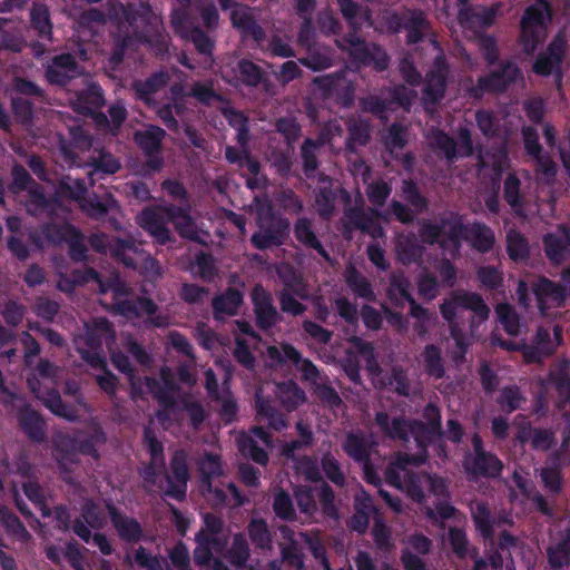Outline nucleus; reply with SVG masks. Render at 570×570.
<instances>
[{
    "instance_id": "obj_1",
    "label": "nucleus",
    "mask_w": 570,
    "mask_h": 570,
    "mask_svg": "<svg viewBox=\"0 0 570 570\" xmlns=\"http://www.w3.org/2000/svg\"><path fill=\"white\" fill-rule=\"evenodd\" d=\"M459 309L473 313L470 322L471 328L485 322L491 313L490 307L479 293L465 289L453 291L450 297L444 298L440 304V313L451 325L450 334L455 342V346L461 352V355L455 357L456 361L463 360L468 351V343L465 342L463 332L456 325H453L458 317Z\"/></svg>"
},
{
    "instance_id": "obj_2",
    "label": "nucleus",
    "mask_w": 570,
    "mask_h": 570,
    "mask_svg": "<svg viewBox=\"0 0 570 570\" xmlns=\"http://www.w3.org/2000/svg\"><path fill=\"white\" fill-rule=\"evenodd\" d=\"M336 43L358 66L372 67L377 72L389 68L391 59L386 50L375 42L363 40L355 28L354 31L345 33Z\"/></svg>"
},
{
    "instance_id": "obj_3",
    "label": "nucleus",
    "mask_w": 570,
    "mask_h": 570,
    "mask_svg": "<svg viewBox=\"0 0 570 570\" xmlns=\"http://www.w3.org/2000/svg\"><path fill=\"white\" fill-rule=\"evenodd\" d=\"M521 76L518 65L511 60L499 63V68L491 70L488 75L478 78L475 85L466 88L470 98L480 100L485 94H503Z\"/></svg>"
},
{
    "instance_id": "obj_4",
    "label": "nucleus",
    "mask_w": 570,
    "mask_h": 570,
    "mask_svg": "<svg viewBox=\"0 0 570 570\" xmlns=\"http://www.w3.org/2000/svg\"><path fill=\"white\" fill-rule=\"evenodd\" d=\"M552 19V7L548 0H535L525 8L520 22V40L524 50L534 51L540 43V33Z\"/></svg>"
},
{
    "instance_id": "obj_5",
    "label": "nucleus",
    "mask_w": 570,
    "mask_h": 570,
    "mask_svg": "<svg viewBox=\"0 0 570 570\" xmlns=\"http://www.w3.org/2000/svg\"><path fill=\"white\" fill-rule=\"evenodd\" d=\"M385 24L392 35L405 31L407 45L422 42L432 32V26L426 14L417 9L393 12L386 18Z\"/></svg>"
},
{
    "instance_id": "obj_6",
    "label": "nucleus",
    "mask_w": 570,
    "mask_h": 570,
    "mask_svg": "<svg viewBox=\"0 0 570 570\" xmlns=\"http://www.w3.org/2000/svg\"><path fill=\"white\" fill-rule=\"evenodd\" d=\"M402 197L407 205L393 199L390 203V212L394 218L403 224L411 225L414 223L416 216L429 209V199L421 193L417 184L412 179H404L402 181Z\"/></svg>"
},
{
    "instance_id": "obj_7",
    "label": "nucleus",
    "mask_w": 570,
    "mask_h": 570,
    "mask_svg": "<svg viewBox=\"0 0 570 570\" xmlns=\"http://www.w3.org/2000/svg\"><path fill=\"white\" fill-rule=\"evenodd\" d=\"M170 26L179 38L190 41L198 53L203 56H212L215 42L214 40L196 23L195 18L184 8L175 11L170 16Z\"/></svg>"
},
{
    "instance_id": "obj_8",
    "label": "nucleus",
    "mask_w": 570,
    "mask_h": 570,
    "mask_svg": "<svg viewBox=\"0 0 570 570\" xmlns=\"http://www.w3.org/2000/svg\"><path fill=\"white\" fill-rule=\"evenodd\" d=\"M432 43L440 49V52L434 57L430 70L425 73L422 94L426 102L436 105L445 97L450 65L438 41L433 40Z\"/></svg>"
},
{
    "instance_id": "obj_9",
    "label": "nucleus",
    "mask_w": 570,
    "mask_h": 570,
    "mask_svg": "<svg viewBox=\"0 0 570 570\" xmlns=\"http://www.w3.org/2000/svg\"><path fill=\"white\" fill-rule=\"evenodd\" d=\"M165 480L167 487L163 492L164 497L184 502L190 480L188 453L184 449L174 451L169 461V473H165Z\"/></svg>"
},
{
    "instance_id": "obj_10",
    "label": "nucleus",
    "mask_w": 570,
    "mask_h": 570,
    "mask_svg": "<svg viewBox=\"0 0 570 570\" xmlns=\"http://www.w3.org/2000/svg\"><path fill=\"white\" fill-rule=\"evenodd\" d=\"M88 242L95 252L100 254L109 253L116 261L127 267L136 266L135 258L128 256V253H135L137 249L136 242L132 237L120 238L100 233L92 234Z\"/></svg>"
},
{
    "instance_id": "obj_11",
    "label": "nucleus",
    "mask_w": 570,
    "mask_h": 570,
    "mask_svg": "<svg viewBox=\"0 0 570 570\" xmlns=\"http://www.w3.org/2000/svg\"><path fill=\"white\" fill-rule=\"evenodd\" d=\"M289 234V220L285 217L271 214V222L259 225V229L250 236L249 240L254 248L266 250L286 244Z\"/></svg>"
},
{
    "instance_id": "obj_12",
    "label": "nucleus",
    "mask_w": 570,
    "mask_h": 570,
    "mask_svg": "<svg viewBox=\"0 0 570 570\" xmlns=\"http://www.w3.org/2000/svg\"><path fill=\"white\" fill-rule=\"evenodd\" d=\"M324 99H334L341 107L350 108L354 102L355 88L344 76L324 75L313 79Z\"/></svg>"
},
{
    "instance_id": "obj_13",
    "label": "nucleus",
    "mask_w": 570,
    "mask_h": 570,
    "mask_svg": "<svg viewBox=\"0 0 570 570\" xmlns=\"http://www.w3.org/2000/svg\"><path fill=\"white\" fill-rule=\"evenodd\" d=\"M250 301L255 314L256 326L266 332L282 321L274 305L272 294L262 285L255 284L250 292Z\"/></svg>"
},
{
    "instance_id": "obj_14",
    "label": "nucleus",
    "mask_w": 570,
    "mask_h": 570,
    "mask_svg": "<svg viewBox=\"0 0 570 570\" xmlns=\"http://www.w3.org/2000/svg\"><path fill=\"white\" fill-rule=\"evenodd\" d=\"M82 67L69 52L56 55L45 68V77L50 85L66 87L82 75Z\"/></svg>"
},
{
    "instance_id": "obj_15",
    "label": "nucleus",
    "mask_w": 570,
    "mask_h": 570,
    "mask_svg": "<svg viewBox=\"0 0 570 570\" xmlns=\"http://www.w3.org/2000/svg\"><path fill=\"white\" fill-rule=\"evenodd\" d=\"M166 220L174 225L181 238L202 243L196 220L191 217V205L176 206L173 203L158 206Z\"/></svg>"
},
{
    "instance_id": "obj_16",
    "label": "nucleus",
    "mask_w": 570,
    "mask_h": 570,
    "mask_svg": "<svg viewBox=\"0 0 570 570\" xmlns=\"http://www.w3.org/2000/svg\"><path fill=\"white\" fill-rule=\"evenodd\" d=\"M121 19L128 23V26L136 33H140L142 37H147L154 31V26L157 23V17L155 16L150 4L148 3H128L124 6L119 3L118 7Z\"/></svg>"
},
{
    "instance_id": "obj_17",
    "label": "nucleus",
    "mask_w": 570,
    "mask_h": 570,
    "mask_svg": "<svg viewBox=\"0 0 570 570\" xmlns=\"http://www.w3.org/2000/svg\"><path fill=\"white\" fill-rule=\"evenodd\" d=\"M318 181L327 185L318 187L315 191V205L317 207L318 215L322 218L328 219L334 214L335 200L337 197L348 204L351 202V195L342 186L334 188L332 178L325 174H321L318 176Z\"/></svg>"
},
{
    "instance_id": "obj_18",
    "label": "nucleus",
    "mask_w": 570,
    "mask_h": 570,
    "mask_svg": "<svg viewBox=\"0 0 570 570\" xmlns=\"http://www.w3.org/2000/svg\"><path fill=\"white\" fill-rule=\"evenodd\" d=\"M344 217L355 229L368 234L373 238L384 235L383 227L376 222V218L384 216L375 208H368L366 212L360 206L348 207L344 210Z\"/></svg>"
},
{
    "instance_id": "obj_19",
    "label": "nucleus",
    "mask_w": 570,
    "mask_h": 570,
    "mask_svg": "<svg viewBox=\"0 0 570 570\" xmlns=\"http://www.w3.org/2000/svg\"><path fill=\"white\" fill-rule=\"evenodd\" d=\"M107 511L118 537L127 543H138L145 539L141 524L132 517L122 513L112 503L107 504Z\"/></svg>"
},
{
    "instance_id": "obj_20",
    "label": "nucleus",
    "mask_w": 570,
    "mask_h": 570,
    "mask_svg": "<svg viewBox=\"0 0 570 570\" xmlns=\"http://www.w3.org/2000/svg\"><path fill=\"white\" fill-rule=\"evenodd\" d=\"M28 385L36 397L39 399L42 404L50 410L51 413L59 417H63L68 421H75L77 419L76 409L73 405L65 403L61 399L59 391L55 387L47 390L43 394L38 390L40 385L38 380H28Z\"/></svg>"
},
{
    "instance_id": "obj_21",
    "label": "nucleus",
    "mask_w": 570,
    "mask_h": 570,
    "mask_svg": "<svg viewBox=\"0 0 570 570\" xmlns=\"http://www.w3.org/2000/svg\"><path fill=\"white\" fill-rule=\"evenodd\" d=\"M164 214L153 208H145L139 215V224L158 245H166L175 242L170 229L166 225Z\"/></svg>"
},
{
    "instance_id": "obj_22",
    "label": "nucleus",
    "mask_w": 570,
    "mask_h": 570,
    "mask_svg": "<svg viewBox=\"0 0 570 570\" xmlns=\"http://www.w3.org/2000/svg\"><path fill=\"white\" fill-rule=\"evenodd\" d=\"M17 420L20 429L30 441L38 444L46 441V422L30 404H24L19 409Z\"/></svg>"
},
{
    "instance_id": "obj_23",
    "label": "nucleus",
    "mask_w": 570,
    "mask_h": 570,
    "mask_svg": "<svg viewBox=\"0 0 570 570\" xmlns=\"http://www.w3.org/2000/svg\"><path fill=\"white\" fill-rule=\"evenodd\" d=\"M546 256L552 263H561L570 254V226L560 225L553 233H548L542 239Z\"/></svg>"
},
{
    "instance_id": "obj_24",
    "label": "nucleus",
    "mask_w": 570,
    "mask_h": 570,
    "mask_svg": "<svg viewBox=\"0 0 570 570\" xmlns=\"http://www.w3.org/2000/svg\"><path fill=\"white\" fill-rule=\"evenodd\" d=\"M244 304V292L237 287L228 286L212 299L215 320L224 316H236Z\"/></svg>"
},
{
    "instance_id": "obj_25",
    "label": "nucleus",
    "mask_w": 570,
    "mask_h": 570,
    "mask_svg": "<svg viewBox=\"0 0 570 570\" xmlns=\"http://www.w3.org/2000/svg\"><path fill=\"white\" fill-rule=\"evenodd\" d=\"M422 414L425 422L412 421V434H414L416 439L425 436L429 440L435 436H442L443 431L441 425V412L439 406L430 402L424 406Z\"/></svg>"
},
{
    "instance_id": "obj_26",
    "label": "nucleus",
    "mask_w": 570,
    "mask_h": 570,
    "mask_svg": "<svg viewBox=\"0 0 570 570\" xmlns=\"http://www.w3.org/2000/svg\"><path fill=\"white\" fill-rule=\"evenodd\" d=\"M116 333L111 322L106 317H97L91 325L86 326L85 344L86 348L104 350V344H110L115 341Z\"/></svg>"
},
{
    "instance_id": "obj_27",
    "label": "nucleus",
    "mask_w": 570,
    "mask_h": 570,
    "mask_svg": "<svg viewBox=\"0 0 570 570\" xmlns=\"http://www.w3.org/2000/svg\"><path fill=\"white\" fill-rule=\"evenodd\" d=\"M230 20L233 27L240 32L243 38H250L257 43H261L265 40V30L247 8L233 10L230 13Z\"/></svg>"
},
{
    "instance_id": "obj_28",
    "label": "nucleus",
    "mask_w": 570,
    "mask_h": 570,
    "mask_svg": "<svg viewBox=\"0 0 570 570\" xmlns=\"http://www.w3.org/2000/svg\"><path fill=\"white\" fill-rule=\"evenodd\" d=\"M464 468L468 474L483 478H497L503 470L501 460L492 452L473 455L466 460Z\"/></svg>"
},
{
    "instance_id": "obj_29",
    "label": "nucleus",
    "mask_w": 570,
    "mask_h": 570,
    "mask_svg": "<svg viewBox=\"0 0 570 570\" xmlns=\"http://www.w3.org/2000/svg\"><path fill=\"white\" fill-rule=\"evenodd\" d=\"M564 56V43L561 40H553L547 47L544 52L538 55L533 63V71L543 77L552 73L554 68H559Z\"/></svg>"
},
{
    "instance_id": "obj_30",
    "label": "nucleus",
    "mask_w": 570,
    "mask_h": 570,
    "mask_svg": "<svg viewBox=\"0 0 570 570\" xmlns=\"http://www.w3.org/2000/svg\"><path fill=\"white\" fill-rule=\"evenodd\" d=\"M293 233L295 239L305 248L314 249L326 261H330V254L322 245L313 229V223L307 217H299L294 223Z\"/></svg>"
},
{
    "instance_id": "obj_31",
    "label": "nucleus",
    "mask_w": 570,
    "mask_h": 570,
    "mask_svg": "<svg viewBox=\"0 0 570 570\" xmlns=\"http://www.w3.org/2000/svg\"><path fill=\"white\" fill-rule=\"evenodd\" d=\"M497 9L494 7H482L479 11L472 6L459 8L458 19L462 27L482 29L489 28L494 23Z\"/></svg>"
},
{
    "instance_id": "obj_32",
    "label": "nucleus",
    "mask_w": 570,
    "mask_h": 570,
    "mask_svg": "<svg viewBox=\"0 0 570 570\" xmlns=\"http://www.w3.org/2000/svg\"><path fill=\"white\" fill-rule=\"evenodd\" d=\"M374 420L380 431L389 439L407 441L410 433H412L411 422L402 416L394 417L390 421L389 414L380 411L375 414Z\"/></svg>"
},
{
    "instance_id": "obj_33",
    "label": "nucleus",
    "mask_w": 570,
    "mask_h": 570,
    "mask_svg": "<svg viewBox=\"0 0 570 570\" xmlns=\"http://www.w3.org/2000/svg\"><path fill=\"white\" fill-rule=\"evenodd\" d=\"M168 75L159 71L151 73L145 80H136L132 83V90L136 98L150 106L154 102L153 96L161 90L168 82Z\"/></svg>"
},
{
    "instance_id": "obj_34",
    "label": "nucleus",
    "mask_w": 570,
    "mask_h": 570,
    "mask_svg": "<svg viewBox=\"0 0 570 570\" xmlns=\"http://www.w3.org/2000/svg\"><path fill=\"white\" fill-rule=\"evenodd\" d=\"M342 448L356 463L367 462L371 459L372 443L362 431L348 432Z\"/></svg>"
},
{
    "instance_id": "obj_35",
    "label": "nucleus",
    "mask_w": 570,
    "mask_h": 570,
    "mask_svg": "<svg viewBox=\"0 0 570 570\" xmlns=\"http://www.w3.org/2000/svg\"><path fill=\"white\" fill-rule=\"evenodd\" d=\"M255 410L258 421H266L268 426L277 432L287 426V421L268 397L261 393L255 394Z\"/></svg>"
},
{
    "instance_id": "obj_36",
    "label": "nucleus",
    "mask_w": 570,
    "mask_h": 570,
    "mask_svg": "<svg viewBox=\"0 0 570 570\" xmlns=\"http://www.w3.org/2000/svg\"><path fill=\"white\" fill-rule=\"evenodd\" d=\"M465 242H469L476 252L487 254L495 244V235L487 224L475 220L470 223Z\"/></svg>"
},
{
    "instance_id": "obj_37",
    "label": "nucleus",
    "mask_w": 570,
    "mask_h": 570,
    "mask_svg": "<svg viewBox=\"0 0 570 570\" xmlns=\"http://www.w3.org/2000/svg\"><path fill=\"white\" fill-rule=\"evenodd\" d=\"M538 307L543 311L547 307V301L551 299L561 303L566 298V288L548 277L541 276L532 287Z\"/></svg>"
},
{
    "instance_id": "obj_38",
    "label": "nucleus",
    "mask_w": 570,
    "mask_h": 570,
    "mask_svg": "<svg viewBox=\"0 0 570 570\" xmlns=\"http://www.w3.org/2000/svg\"><path fill=\"white\" fill-rule=\"evenodd\" d=\"M226 558L237 570H254V567L248 564L250 549L244 533L239 532L234 534L232 544L227 550Z\"/></svg>"
},
{
    "instance_id": "obj_39",
    "label": "nucleus",
    "mask_w": 570,
    "mask_h": 570,
    "mask_svg": "<svg viewBox=\"0 0 570 570\" xmlns=\"http://www.w3.org/2000/svg\"><path fill=\"white\" fill-rule=\"evenodd\" d=\"M104 105V91L97 83H91L76 94L75 110L80 115L91 112L95 109H100Z\"/></svg>"
},
{
    "instance_id": "obj_40",
    "label": "nucleus",
    "mask_w": 570,
    "mask_h": 570,
    "mask_svg": "<svg viewBox=\"0 0 570 570\" xmlns=\"http://www.w3.org/2000/svg\"><path fill=\"white\" fill-rule=\"evenodd\" d=\"M277 397L287 411H294L306 401L305 391L293 380L276 384Z\"/></svg>"
},
{
    "instance_id": "obj_41",
    "label": "nucleus",
    "mask_w": 570,
    "mask_h": 570,
    "mask_svg": "<svg viewBox=\"0 0 570 570\" xmlns=\"http://www.w3.org/2000/svg\"><path fill=\"white\" fill-rule=\"evenodd\" d=\"M395 249L399 261L403 264L417 263L424 254V247L413 234L400 236Z\"/></svg>"
},
{
    "instance_id": "obj_42",
    "label": "nucleus",
    "mask_w": 570,
    "mask_h": 570,
    "mask_svg": "<svg viewBox=\"0 0 570 570\" xmlns=\"http://www.w3.org/2000/svg\"><path fill=\"white\" fill-rule=\"evenodd\" d=\"M503 199L517 216L523 214L524 197L521 193V180L515 173H509L503 181Z\"/></svg>"
},
{
    "instance_id": "obj_43",
    "label": "nucleus",
    "mask_w": 570,
    "mask_h": 570,
    "mask_svg": "<svg viewBox=\"0 0 570 570\" xmlns=\"http://www.w3.org/2000/svg\"><path fill=\"white\" fill-rule=\"evenodd\" d=\"M547 559L552 570H560L570 563V532H566L547 548Z\"/></svg>"
},
{
    "instance_id": "obj_44",
    "label": "nucleus",
    "mask_w": 570,
    "mask_h": 570,
    "mask_svg": "<svg viewBox=\"0 0 570 570\" xmlns=\"http://www.w3.org/2000/svg\"><path fill=\"white\" fill-rule=\"evenodd\" d=\"M166 131L158 126H150L144 131L135 134V140L146 156L160 154L161 142Z\"/></svg>"
},
{
    "instance_id": "obj_45",
    "label": "nucleus",
    "mask_w": 570,
    "mask_h": 570,
    "mask_svg": "<svg viewBox=\"0 0 570 570\" xmlns=\"http://www.w3.org/2000/svg\"><path fill=\"white\" fill-rule=\"evenodd\" d=\"M471 518L476 531L484 540H492L494 535L493 518L485 502L471 505Z\"/></svg>"
},
{
    "instance_id": "obj_46",
    "label": "nucleus",
    "mask_w": 570,
    "mask_h": 570,
    "mask_svg": "<svg viewBox=\"0 0 570 570\" xmlns=\"http://www.w3.org/2000/svg\"><path fill=\"white\" fill-rule=\"evenodd\" d=\"M507 254L512 262H525L530 257L528 238L519 230L511 228L507 232Z\"/></svg>"
},
{
    "instance_id": "obj_47",
    "label": "nucleus",
    "mask_w": 570,
    "mask_h": 570,
    "mask_svg": "<svg viewBox=\"0 0 570 570\" xmlns=\"http://www.w3.org/2000/svg\"><path fill=\"white\" fill-rule=\"evenodd\" d=\"M345 282L348 288L358 297L368 302L375 301V293L371 282L354 266H350L345 273Z\"/></svg>"
},
{
    "instance_id": "obj_48",
    "label": "nucleus",
    "mask_w": 570,
    "mask_h": 570,
    "mask_svg": "<svg viewBox=\"0 0 570 570\" xmlns=\"http://www.w3.org/2000/svg\"><path fill=\"white\" fill-rule=\"evenodd\" d=\"M424 371L434 380H441L445 376L444 361L441 348L435 344L425 345L423 353Z\"/></svg>"
},
{
    "instance_id": "obj_49",
    "label": "nucleus",
    "mask_w": 570,
    "mask_h": 570,
    "mask_svg": "<svg viewBox=\"0 0 570 570\" xmlns=\"http://www.w3.org/2000/svg\"><path fill=\"white\" fill-rule=\"evenodd\" d=\"M30 21L38 37L45 40L52 38V23L46 4L35 3L30 10Z\"/></svg>"
},
{
    "instance_id": "obj_50",
    "label": "nucleus",
    "mask_w": 570,
    "mask_h": 570,
    "mask_svg": "<svg viewBox=\"0 0 570 570\" xmlns=\"http://www.w3.org/2000/svg\"><path fill=\"white\" fill-rule=\"evenodd\" d=\"M283 283V289L279 293H289L296 295L299 299L306 301L309 298L307 285L293 267L288 266L285 273L279 274Z\"/></svg>"
},
{
    "instance_id": "obj_51",
    "label": "nucleus",
    "mask_w": 570,
    "mask_h": 570,
    "mask_svg": "<svg viewBox=\"0 0 570 570\" xmlns=\"http://www.w3.org/2000/svg\"><path fill=\"white\" fill-rule=\"evenodd\" d=\"M247 533L256 549L262 551L272 549V533L264 519H252L247 525Z\"/></svg>"
},
{
    "instance_id": "obj_52",
    "label": "nucleus",
    "mask_w": 570,
    "mask_h": 570,
    "mask_svg": "<svg viewBox=\"0 0 570 570\" xmlns=\"http://www.w3.org/2000/svg\"><path fill=\"white\" fill-rule=\"evenodd\" d=\"M441 223L443 229L448 226L449 229L445 234V242H450L455 248H459L462 240H466L468 229L470 224H464L462 217L458 213H451L448 218H442Z\"/></svg>"
},
{
    "instance_id": "obj_53",
    "label": "nucleus",
    "mask_w": 570,
    "mask_h": 570,
    "mask_svg": "<svg viewBox=\"0 0 570 570\" xmlns=\"http://www.w3.org/2000/svg\"><path fill=\"white\" fill-rule=\"evenodd\" d=\"M495 313L499 323L508 335L518 336L520 334V315L514 306L509 303H499L495 306Z\"/></svg>"
},
{
    "instance_id": "obj_54",
    "label": "nucleus",
    "mask_w": 570,
    "mask_h": 570,
    "mask_svg": "<svg viewBox=\"0 0 570 570\" xmlns=\"http://www.w3.org/2000/svg\"><path fill=\"white\" fill-rule=\"evenodd\" d=\"M525 401L527 399L522 394L521 389L515 384L504 386L497 399L498 405L508 414L520 410Z\"/></svg>"
},
{
    "instance_id": "obj_55",
    "label": "nucleus",
    "mask_w": 570,
    "mask_h": 570,
    "mask_svg": "<svg viewBox=\"0 0 570 570\" xmlns=\"http://www.w3.org/2000/svg\"><path fill=\"white\" fill-rule=\"evenodd\" d=\"M459 510L448 500L438 499L433 503V508L425 510L426 518L432 524L444 528V521L455 519Z\"/></svg>"
},
{
    "instance_id": "obj_56",
    "label": "nucleus",
    "mask_w": 570,
    "mask_h": 570,
    "mask_svg": "<svg viewBox=\"0 0 570 570\" xmlns=\"http://www.w3.org/2000/svg\"><path fill=\"white\" fill-rule=\"evenodd\" d=\"M302 170L307 179H313L320 168L318 150L314 149L313 138H305L301 145Z\"/></svg>"
},
{
    "instance_id": "obj_57",
    "label": "nucleus",
    "mask_w": 570,
    "mask_h": 570,
    "mask_svg": "<svg viewBox=\"0 0 570 570\" xmlns=\"http://www.w3.org/2000/svg\"><path fill=\"white\" fill-rule=\"evenodd\" d=\"M136 303L139 316L146 314L148 316V322L154 327L164 328L169 325V317L167 315L156 314L158 305L151 298L138 296L136 297Z\"/></svg>"
},
{
    "instance_id": "obj_58",
    "label": "nucleus",
    "mask_w": 570,
    "mask_h": 570,
    "mask_svg": "<svg viewBox=\"0 0 570 570\" xmlns=\"http://www.w3.org/2000/svg\"><path fill=\"white\" fill-rule=\"evenodd\" d=\"M87 191L86 184L82 179H73L70 176L62 177L56 188L59 197L69 200H79Z\"/></svg>"
},
{
    "instance_id": "obj_59",
    "label": "nucleus",
    "mask_w": 570,
    "mask_h": 570,
    "mask_svg": "<svg viewBox=\"0 0 570 570\" xmlns=\"http://www.w3.org/2000/svg\"><path fill=\"white\" fill-rule=\"evenodd\" d=\"M275 129L284 137L288 148H294V144L302 135V127L294 117H279L275 121Z\"/></svg>"
},
{
    "instance_id": "obj_60",
    "label": "nucleus",
    "mask_w": 570,
    "mask_h": 570,
    "mask_svg": "<svg viewBox=\"0 0 570 570\" xmlns=\"http://www.w3.org/2000/svg\"><path fill=\"white\" fill-rule=\"evenodd\" d=\"M197 542L194 549V561L197 566H207L213 560L212 546L217 543L216 538L205 534V531H199L195 535Z\"/></svg>"
},
{
    "instance_id": "obj_61",
    "label": "nucleus",
    "mask_w": 570,
    "mask_h": 570,
    "mask_svg": "<svg viewBox=\"0 0 570 570\" xmlns=\"http://www.w3.org/2000/svg\"><path fill=\"white\" fill-rule=\"evenodd\" d=\"M475 274L480 283V287L485 291H498L503 286V272L495 266H480Z\"/></svg>"
},
{
    "instance_id": "obj_62",
    "label": "nucleus",
    "mask_w": 570,
    "mask_h": 570,
    "mask_svg": "<svg viewBox=\"0 0 570 570\" xmlns=\"http://www.w3.org/2000/svg\"><path fill=\"white\" fill-rule=\"evenodd\" d=\"M272 507L275 515L282 520L293 521L296 517L293 500L289 493L283 489L274 494Z\"/></svg>"
},
{
    "instance_id": "obj_63",
    "label": "nucleus",
    "mask_w": 570,
    "mask_h": 570,
    "mask_svg": "<svg viewBox=\"0 0 570 570\" xmlns=\"http://www.w3.org/2000/svg\"><path fill=\"white\" fill-rule=\"evenodd\" d=\"M195 267L197 275L204 282H213L218 275L214 256L210 253L200 250L195 255Z\"/></svg>"
},
{
    "instance_id": "obj_64",
    "label": "nucleus",
    "mask_w": 570,
    "mask_h": 570,
    "mask_svg": "<svg viewBox=\"0 0 570 570\" xmlns=\"http://www.w3.org/2000/svg\"><path fill=\"white\" fill-rule=\"evenodd\" d=\"M293 148L273 150L271 155V164L275 169L276 174L282 178H287L293 175L292 168L294 165L293 160Z\"/></svg>"
}]
</instances>
